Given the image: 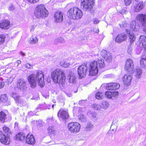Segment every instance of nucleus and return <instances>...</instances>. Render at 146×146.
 Wrapping results in <instances>:
<instances>
[{
    "label": "nucleus",
    "instance_id": "nucleus-16",
    "mask_svg": "<svg viewBox=\"0 0 146 146\" xmlns=\"http://www.w3.org/2000/svg\"><path fill=\"white\" fill-rule=\"evenodd\" d=\"M120 87V85L117 83H110L106 84V88L108 90H114L117 89Z\"/></svg>",
    "mask_w": 146,
    "mask_h": 146
},
{
    "label": "nucleus",
    "instance_id": "nucleus-28",
    "mask_svg": "<svg viewBox=\"0 0 146 146\" xmlns=\"http://www.w3.org/2000/svg\"><path fill=\"white\" fill-rule=\"evenodd\" d=\"M127 33L129 34V40L131 43H133L135 40L136 36L135 35L134 33L132 32L127 31Z\"/></svg>",
    "mask_w": 146,
    "mask_h": 146
},
{
    "label": "nucleus",
    "instance_id": "nucleus-5",
    "mask_svg": "<svg viewBox=\"0 0 146 146\" xmlns=\"http://www.w3.org/2000/svg\"><path fill=\"white\" fill-rule=\"evenodd\" d=\"M88 68L89 70V75L94 76L98 73V68L97 62L95 61L92 62L90 64L87 63Z\"/></svg>",
    "mask_w": 146,
    "mask_h": 146
},
{
    "label": "nucleus",
    "instance_id": "nucleus-52",
    "mask_svg": "<svg viewBox=\"0 0 146 146\" xmlns=\"http://www.w3.org/2000/svg\"><path fill=\"white\" fill-rule=\"evenodd\" d=\"M127 25V24L126 21H124L122 22L121 24H120V26L121 27H125Z\"/></svg>",
    "mask_w": 146,
    "mask_h": 146
},
{
    "label": "nucleus",
    "instance_id": "nucleus-12",
    "mask_svg": "<svg viewBox=\"0 0 146 146\" xmlns=\"http://www.w3.org/2000/svg\"><path fill=\"white\" fill-rule=\"evenodd\" d=\"M136 20L142 26L145 25L146 24V14H141L138 15L137 17Z\"/></svg>",
    "mask_w": 146,
    "mask_h": 146
},
{
    "label": "nucleus",
    "instance_id": "nucleus-17",
    "mask_svg": "<svg viewBox=\"0 0 146 146\" xmlns=\"http://www.w3.org/2000/svg\"><path fill=\"white\" fill-rule=\"evenodd\" d=\"M132 78V76L129 74H125L123 79V83L126 85L129 86L131 84Z\"/></svg>",
    "mask_w": 146,
    "mask_h": 146
},
{
    "label": "nucleus",
    "instance_id": "nucleus-15",
    "mask_svg": "<svg viewBox=\"0 0 146 146\" xmlns=\"http://www.w3.org/2000/svg\"><path fill=\"white\" fill-rule=\"evenodd\" d=\"M144 5L141 2H137L133 5V9L135 12H138L141 11L143 8Z\"/></svg>",
    "mask_w": 146,
    "mask_h": 146
},
{
    "label": "nucleus",
    "instance_id": "nucleus-42",
    "mask_svg": "<svg viewBox=\"0 0 146 146\" xmlns=\"http://www.w3.org/2000/svg\"><path fill=\"white\" fill-rule=\"evenodd\" d=\"M48 132L51 134H54L56 131L54 128L52 126H49L48 129Z\"/></svg>",
    "mask_w": 146,
    "mask_h": 146
},
{
    "label": "nucleus",
    "instance_id": "nucleus-57",
    "mask_svg": "<svg viewBox=\"0 0 146 146\" xmlns=\"http://www.w3.org/2000/svg\"><path fill=\"white\" fill-rule=\"evenodd\" d=\"M111 75L110 74H108L104 76V78H109L111 77Z\"/></svg>",
    "mask_w": 146,
    "mask_h": 146
},
{
    "label": "nucleus",
    "instance_id": "nucleus-21",
    "mask_svg": "<svg viewBox=\"0 0 146 146\" xmlns=\"http://www.w3.org/2000/svg\"><path fill=\"white\" fill-rule=\"evenodd\" d=\"M127 38V35L124 34H119L116 37L115 41L118 43H120L125 41Z\"/></svg>",
    "mask_w": 146,
    "mask_h": 146
},
{
    "label": "nucleus",
    "instance_id": "nucleus-19",
    "mask_svg": "<svg viewBox=\"0 0 146 146\" xmlns=\"http://www.w3.org/2000/svg\"><path fill=\"white\" fill-rule=\"evenodd\" d=\"M54 18L56 22H61L63 19V15L62 13L59 11L56 12L54 14Z\"/></svg>",
    "mask_w": 146,
    "mask_h": 146
},
{
    "label": "nucleus",
    "instance_id": "nucleus-8",
    "mask_svg": "<svg viewBox=\"0 0 146 146\" xmlns=\"http://www.w3.org/2000/svg\"><path fill=\"white\" fill-rule=\"evenodd\" d=\"M68 128L70 132L76 133L79 131L80 125L77 122L70 123L68 125Z\"/></svg>",
    "mask_w": 146,
    "mask_h": 146
},
{
    "label": "nucleus",
    "instance_id": "nucleus-34",
    "mask_svg": "<svg viewBox=\"0 0 146 146\" xmlns=\"http://www.w3.org/2000/svg\"><path fill=\"white\" fill-rule=\"evenodd\" d=\"M48 106L46 105L44 103L43 104H41V105H40V107H38L36 108V110L37 111H38L39 110H41L42 109H48L49 108H48Z\"/></svg>",
    "mask_w": 146,
    "mask_h": 146
},
{
    "label": "nucleus",
    "instance_id": "nucleus-2",
    "mask_svg": "<svg viewBox=\"0 0 146 146\" xmlns=\"http://www.w3.org/2000/svg\"><path fill=\"white\" fill-rule=\"evenodd\" d=\"M51 76L54 82L56 83H58L60 87L64 86L66 83V76L62 70L57 69L52 71Z\"/></svg>",
    "mask_w": 146,
    "mask_h": 146
},
{
    "label": "nucleus",
    "instance_id": "nucleus-4",
    "mask_svg": "<svg viewBox=\"0 0 146 146\" xmlns=\"http://www.w3.org/2000/svg\"><path fill=\"white\" fill-rule=\"evenodd\" d=\"M69 18L74 19H79L82 15V11L77 7H74L69 9L67 12Z\"/></svg>",
    "mask_w": 146,
    "mask_h": 146
},
{
    "label": "nucleus",
    "instance_id": "nucleus-35",
    "mask_svg": "<svg viewBox=\"0 0 146 146\" xmlns=\"http://www.w3.org/2000/svg\"><path fill=\"white\" fill-rule=\"evenodd\" d=\"M3 131L2 132H3L5 135H9V134L10 133V129L9 127L7 126H4L3 128Z\"/></svg>",
    "mask_w": 146,
    "mask_h": 146
},
{
    "label": "nucleus",
    "instance_id": "nucleus-24",
    "mask_svg": "<svg viewBox=\"0 0 146 146\" xmlns=\"http://www.w3.org/2000/svg\"><path fill=\"white\" fill-rule=\"evenodd\" d=\"M140 64L141 67L146 69V56H141L140 59Z\"/></svg>",
    "mask_w": 146,
    "mask_h": 146
},
{
    "label": "nucleus",
    "instance_id": "nucleus-50",
    "mask_svg": "<svg viewBox=\"0 0 146 146\" xmlns=\"http://www.w3.org/2000/svg\"><path fill=\"white\" fill-rule=\"evenodd\" d=\"M25 66L28 69H31L33 68V66L28 63L26 64L25 65Z\"/></svg>",
    "mask_w": 146,
    "mask_h": 146
},
{
    "label": "nucleus",
    "instance_id": "nucleus-29",
    "mask_svg": "<svg viewBox=\"0 0 146 146\" xmlns=\"http://www.w3.org/2000/svg\"><path fill=\"white\" fill-rule=\"evenodd\" d=\"M38 40L36 36H33L30 38L29 42L31 44H34L38 43Z\"/></svg>",
    "mask_w": 146,
    "mask_h": 146
},
{
    "label": "nucleus",
    "instance_id": "nucleus-27",
    "mask_svg": "<svg viewBox=\"0 0 146 146\" xmlns=\"http://www.w3.org/2000/svg\"><path fill=\"white\" fill-rule=\"evenodd\" d=\"M68 80L69 83L71 84H75L76 82V77L74 74L71 73L69 76Z\"/></svg>",
    "mask_w": 146,
    "mask_h": 146
},
{
    "label": "nucleus",
    "instance_id": "nucleus-9",
    "mask_svg": "<svg viewBox=\"0 0 146 146\" xmlns=\"http://www.w3.org/2000/svg\"><path fill=\"white\" fill-rule=\"evenodd\" d=\"M88 69L87 63L86 62L84 63L79 66L78 69V73L82 78L86 75Z\"/></svg>",
    "mask_w": 146,
    "mask_h": 146
},
{
    "label": "nucleus",
    "instance_id": "nucleus-11",
    "mask_svg": "<svg viewBox=\"0 0 146 146\" xmlns=\"http://www.w3.org/2000/svg\"><path fill=\"white\" fill-rule=\"evenodd\" d=\"M17 86L18 90H23L27 88V81L23 79H19L17 81Z\"/></svg>",
    "mask_w": 146,
    "mask_h": 146
},
{
    "label": "nucleus",
    "instance_id": "nucleus-13",
    "mask_svg": "<svg viewBox=\"0 0 146 146\" xmlns=\"http://www.w3.org/2000/svg\"><path fill=\"white\" fill-rule=\"evenodd\" d=\"M60 120H65L68 117V114L67 111L62 110H60L57 114Z\"/></svg>",
    "mask_w": 146,
    "mask_h": 146
},
{
    "label": "nucleus",
    "instance_id": "nucleus-6",
    "mask_svg": "<svg viewBox=\"0 0 146 146\" xmlns=\"http://www.w3.org/2000/svg\"><path fill=\"white\" fill-rule=\"evenodd\" d=\"M94 0H81V6L84 11H89L92 9Z\"/></svg>",
    "mask_w": 146,
    "mask_h": 146
},
{
    "label": "nucleus",
    "instance_id": "nucleus-60",
    "mask_svg": "<svg viewBox=\"0 0 146 146\" xmlns=\"http://www.w3.org/2000/svg\"><path fill=\"white\" fill-rule=\"evenodd\" d=\"M20 54L22 55L23 56H24L25 55V53H23V52H20Z\"/></svg>",
    "mask_w": 146,
    "mask_h": 146
},
{
    "label": "nucleus",
    "instance_id": "nucleus-18",
    "mask_svg": "<svg viewBox=\"0 0 146 146\" xmlns=\"http://www.w3.org/2000/svg\"><path fill=\"white\" fill-rule=\"evenodd\" d=\"M143 50L144 52H146V44L143 43H140L139 44H138L136 48V53L139 54Z\"/></svg>",
    "mask_w": 146,
    "mask_h": 146
},
{
    "label": "nucleus",
    "instance_id": "nucleus-37",
    "mask_svg": "<svg viewBox=\"0 0 146 146\" xmlns=\"http://www.w3.org/2000/svg\"><path fill=\"white\" fill-rule=\"evenodd\" d=\"M54 41L56 44L58 43H64L65 42L64 39L62 37H59L55 39Z\"/></svg>",
    "mask_w": 146,
    "mask_h": 146
},
{
    "label": "nucleus",
    "instance_id": "nucleus-39",
    "mask_svg": "<svg viewBox=\"0 0 146 146\" xmlns=\"http://www.w3.org/2000/svg\"><path fill=\"white\" fill-rule=\"evenodd\" d=\"M93 124L90 123H88L85 128V130L86 131H90L91 129L93 128Z\"/></svg>",
    "mask_w": 146,
    "mask_h": 146
},
{
    "label": "nucleus",
    "instance_id": "nucleus-47",
    "mask_svg": "<svg viewBox=\"0 0 146 146\" xmlns=\"http://www.w3.org/2000/svg\"><path fill=\"white\" fill-rule=\"evenodd\" d=\"M107 54H108V53L104 50H102L101 52V54L104 58L106 56Z\"/></svg>",
    "mask_w": 146,
    "mask_h": 146
},
{
    "label": "nucleus",
    "instance_id": "nucleus-36",
    "mask_svg": "<svg viewBox=\"0 0 146 146\" xmlns=\"http://www.w3.org/2000/svg\"><path fill=\"white\" fill-rule=\"evenodd\" d=\"M143 42H146V37L144 35H141L140 36L139 41L138 43H137V45L138 44H139L140 43H143Z\"/></svg>",
    "mask_w": 146,
    "mask_h": 146
},
{
    "label": "nucleus",
    "instance_id": "nucleus-26",
    "mask_svg": "<svg viewBox=\"0 0 146 146\" xmlns=\"http://www.w3.org/2000/svg\"><path fill=\"white\" fill-rule=\"evenodd\" d=\"M134 72L135 75V77L138 79L140 78L142 74V69L138 68L136 69Z\"/></svg>",
    "mask_w": 146,
    "mask_h": 146
},
{
    "label": "nucleus",
    "instance_id": "nucleus-56",
    "mask_svg": "<svg viewBox=\"0 0 146 146\" xmlns=\"http://www.w3.org/2000/svg\"><path fill=\"white\" fill-rule=\"evenodd\" d=\"M4 85V82L1 80H0V88H3Z\"/></svg>",
    "mask_w": 146,
    "mask_h": 146
},
{
    "label": "nucleus",
    "instance_id": "nucleus-43",
    "mask_svg": "<svg viewBox=\"0 0 146 146\" xmlns=\"http://www.w3.org/2000/svg\"><path fill=\"white\" fill-rule=\"evenodd\" d=\"M78 118L79 120L82 122H85L86 120V117L83 115H79Z\"/></svg>",
    "mask_w": 146,
    "mask_h": 146
},
{
    "label": "nucleus",
    "instance_id": "nucleus-1",
    "mask_svg": "<svg viewBox=\"0 0 146 146\" xmlns=\"http://www.w3.org/2000/svg\"><path fill=\"white\" fill-rule=\"evenodd\" d=\"M28 80L32 88H35L37 83L41 87H43L44 86V75L41 71H38L35 74L30 75Z\"/></svg>",
    "mask_w": 146,
    "mask_h": 146
},
{
    "label": "nucleus",
    "instance_id": "nucleus-14",
    "mask_svg": "<svg viewBox=\"0 0 146 146\" xmlns=\"http://www.w3.org/2000/svg\"><path fill=\"white\" fill-rule=\"evenodd\" d=\"M119 93L117 92L107 91L105 96L106 98L114 100L118 96Z\"/></svg>",
    "mask_w": 146,
    "mask_h": 146
},
{
    "label": "nucleus",
    "instance_id": "nucleus-10",
    "mask_svg": "<svg viewBox=\"0 0 146 146\" xmlns=\"http://www.w3.org/2000/svg\"><path fill=\"white\" fill-rule=\"evenodd\" d=\"M10 141L9 135H5L0 131V141L2 143L5 145H9L10 144Z\"/></svg>",
    "mask_w": 146,
    "mask_h": 146
},
{
    "label": "nucleus",
    "instance_id": "nucleus-64",
    "mask_svg": "<svg viewBox=\"0 0 146 146\" xmlns=\"http://www.w3.org/2000/svg\"><path fill=\"white\" fill-rule=\"evenodd\" d=\"M143 30L145 31L146 32V26L143 28Z\"/></svg>",
    "mask_w": 146,
    "mask_h": 146
},
{
    "label": "nucleus",
    "instance_id": "nucleus-45",
    "mask_svg": "<svg viewBox=\"0 0 146 146\" xmlns=\"http://www.w3.org/2000/svg\"><path fill=\"white\" fill-rule=\"evenodd\" d=\"M5 36L4 35H0V44H2L4 42Z\"/></svg>",
    "mask_w": 146,
    "mask_h": 146
},
{
    "label": "nucleus",
    "instance_id": "nucleus-40",
    "mask_svg": "<svg viewBox=\"0 0 146 146\" xmlns=\"http://www.w3.org/2000/svg\"><path fill=\"white\" fill-rule=\"evenodd\" d=\"M104 97V94L101 92H98L96 94V98L98 100L102 99Z\"/></svg>",
    "mask_w": 146,
    "mask_h": 146
},
{
    "label": "nucleus",
    "instance_id": "nucleus-54",
    "mask_svg": "<svg viewBox=\"0 0 146 146\" xmlns=\"http://www.w3.org/2000/svg\"><path fill=\"white\" fill-rule=\"evenodd\" d=\"M8 9L9 10L13 11L14 10V7L12 5H11L9 6Z\"/></svg>",
    "mask_w": 146,
    "mask_h": 146
},
{
    "label": "nucleus",
    "instance_id": "nucleus-22",
    "mask_svg": "<svg viewBox=\"0 0 146 146\" xmlns=\"http://www.w3.org/2000/svg\"><path fill=\"white\" fill-rule=\"evenodd\" d=\"M10 22L7 20H3L0 23V27L2 29H6L9 27Z\"/></svg>",
    "mask_w": 146,
    "mask_h": 146
},
{
    "label": "nucleus",
    "instance_id": "nucleus-59",
    "mask_svg": "<svg viewBox=\"0 0 146 146\" xmlns=\"http://www.w3.org/2000/svg\"><path fill=\"white\" fill-rule=\"evenodd\" d=\"M67 94V96L69 97H71L72 96V94L70 93H67V94Z\"/></svg>",
    "mask_w": 146,
    "mask_h": 146
},
{
    "label": "nucleus",
    "instance_id": "nucleus-58",
    "mask_svg": "<svg viewBox=\"0 0 146 146\" xmlns=\"http://www.w3.org/2000/svg\"><path fill=\"white\" fill-rule=\"evenodd\" d=\"M34 30V27L33 26H32L30 27V31H33Z\"/></svg>",
    "mask_w": 146,
    "mask_h": 146
},
{
    "label": "nucleus",
    "instance_id": "nucleus-51",
    "mask_svg": "<svg viewBox=\"0 0 146 146\" xmlns=\"http://www.w3.org/2000/svg\"><path fill=\"white\" fill-rule=\"evenodd\" d=\"M6 82L8 84H11L13 81V78L12 77H10L6 80Z\"/></svg>",
    "mask_w": 146,
    "mask_h": 146
},
{
    "label": "nucleus",
    "instance_id": "nucleus-61",
    "mask_svg": "<svg viewBox=\"0 0 146 146\" xmlns=\"http://www.w3.org/2000/svg\"><path fill=\"white\" fill-rule=\"evenodd\" d=\"M39 0H33V3L37 2Z\"/></svg>",
    "mask_w": 146,
    "mask_h": 146
},
{
    "label": "nucleus",
    "instance_id": "nucleus-33",
    "mask_svg": "<svg viewBox=\"0 0 146 146\" xmlns=\"http://www.w3.org/2000/svg\"><path fill=\"white\" fill-rule=\"evenodd\" d=\"M104 58L106 60V61L108 62H111L112 60V56L110 53H108L106 56Z\"/></svg>",
    "mask_w": 146,
    "mask_h": 146
},
{
    "label": "nucleus",
    "instance_id": "nucleus-49",
    "mask_svg": "<svg viewBox=\"0 0 146 146\" xmlns=\"http://www.w3.org/2000/svg\"><path fill=\"white\" fill-rule=\"evenodd\" d=\"M132 0H124V3L126 5H129L131 3Z\"/></svg>",
    "mask_w": 146,
    "mask_h": 146
},
{
    "label": "nucleus",
    "instance_id": "nucleus-25",
    "mask_svg": "<svg viewBox=\"0 0 146 146\" xmlns=\"http://www.w3.org/2000/svg\"><path fill=\"white\" fill-rule=\"evenodd\" d=\"M25 138V135L22 133H19L15 136V138L16 140L23 141H24Z\"/></svg>",
    "mask_w": 146,
    "mask_h": 146
},
{
    "label": "nucleus",
    "instance_id": "nucleus-44",
    "mask_svg": "<svg viewBox=\"0 0 146 146\" xmlns=\"http://www.w3.org/2000/svg\"><path fill=\"white\" fill-rule=\"evenodd\" d=\"M131 27L132 29L135 31H137L139 28V26L138 25H136L135 24V25H131Z\"/></svg>",
    "mask_w": 146,
    "mask_h": 146
},
{
    "label": "nucleus",
    "instance_id": "nucleus-53",
    "mask_svg": "<svg viewBox=\"0 0 146 146\" xmlns=\"http://www.w3.org/2000/svg\"><path fill=\"white\" fill-rule=\"evenodd\" d=\"M127 11L125 9H122L119 11V12L121 14H124L126 13Z\"/></svg>",
    "mask_w": 146,
    "mask_h": 146
},
{
    "label": "nucleus",
    "instance_id": "nucleus-3",
    "mask_svg": "<svg viewBox=\"0 0 146 146\" xmlns=\"http://www.w3.org/2000/svg\"><path fill=\"white\" fill-rule=\"evenodd\" d=\"M48 11L42 4L38 5L34 10V15L37 18H43L48 16Z\"/></svg>",
    "mask_w": 146,
    "mask_h": 146
},
{
    "label": "nucleus",
    "instance_id": "nucleus-31",
    "mask_svg": "<svg viewBox=\"0 0 146 146\" xmlns=\"http://www.w3.org/2000/svg\"><path fill=\"white\" fill-rule=\"evenodd\" d=\"M7 116L6 114L3 111L0 112V121L2 122H4Z\"/></svg>",
    "mask_w": 146,
    "mask_h": 146
},
{
    "label": "nucleus",
    "instance_id": "nucleus-32",
    "mask_svg": "<svg viewBox=\"0 0 146 146\" xmlns=\"http://www.w3.org/2000/svg\"><path fill=\"white\" fill-rule=\"evenodd\" d=\"M97 63L99 65V68H102L105 66L104 60L102 59L101 58H99L98 59Z\"/></svg>",
    "mask_w": 146,
    "mask_h": 146
},
{
    "label": "nucleus",
    "instance_id": "nucleus-38",
    "mask_svg": "<svg viewBox=\"0 0 146 146\" xmlns=\"http://www.w3.org/2000/svg\"><path fill=\"white\" fill-rule=\"evenodd\" d=\"M60 64L61 66L64 68H67L71 64L67 62L64 61H61Z\"/></svg>",
    "mask_w": 146,
    "mask_h": 146
},
{
    "label": "nucleus",
    "instance_id": "nucleus-30",
    "mask_svg": "<svg viewBox=\"0 0 146 146\" xmlns=\"http://www.w3.org/2000/svg\"><path fill=\"white\" fill-rule=\"evenodd\" d=\"M11 96L14 98L17 103H21V100L19 96H18L17 94L15 92H13Z\"/></svg>",
    "mask_w": 146,
    "mask_h": 146
},
{
    "label": "nucleus",
    "instance_id": "nucleus-46",
    "mask_svg": "<svg viewBox=\"0 0 146 146\" xmlns=\"http://www.w3.org/2000/svg\"><path fill=\"white\" fill-rule=\"evenodd\" d=\"M92 107L96 110H99L101 108V106L96 104L92 105Z\"/></svg>",
    "mask_w": 146,
    "mask_h": 146
},
{
    "label": "nucleus",
    "instance_id": "nucleus-48",
    "mask_svg": "<svg viewBox=\"0 0 146 146\" xmlns=\"http://www.w3.org/2000/svg\"><path fill=\"white\" fill-rule=\"evenodd\" d=\"M96 113L95 112H92L90 115V117L92 119H94L96 117Z\"/></svg>",
    "mask_w": 146,
    "mask_h": 146
},
{
    "label": "nucleus",
    "instance_id": "nucleus-23",
    "mask_svg": "<svg viewBox=\"0 0 146 146\" xmlns=\"http://www.w3.org/2000/svg\"><path fill=\"white\" fill-rule=\"evenodd\" d=\"M0 101L4 103H5V105L8 106L10 105L11 103L10 101H8V98L5 94L2 95H1L0 99Z\"/></svg>",
    "mask_w": 146,
    "mask_h": 146
},
{
    "label": "nucleus",
    "instance_id": "nucleus-62",
    "mask_svg": "<svg viewBox=\"0 0 146 146\" xmlns=\"http://www.w3.org/2000/svg\"><path fill=\"white\" fill-rule=\"evenodd\" d=\"M29 2L33 3V0H27Z\"/></svg>",
    "mask_w": 146,
    "mask_h": 146
},
{
    "label": "nucleus",
    "instance_id": "nucleus-7",
    "mask_svg": "<svg viewBox=\"0 0 146 146\" xmlns=\"http://www.w3.org/2000/svg\"><path fill=\"white\" fill-rule=\"evenodd\" d=\"M125 68L130 74H133L134 72V66L132 60L130 59L127 60L125 62Z\"/></svg>",
    "mask_w": 146,
    "mask_h": 146
},
{
    "label": "nucleus",
    "instance_id": "nucleus-55",
    "mask_svg": "<svg viewBox=\"0 0 146 146\" xmlns=\"http://www.w3.org/2000/svg\"><path fill=\"white\" fill-rule=\"evenodd\" d=\"M93 22L94 24H96L98 23L99 22V21L98 19L96 18H94L93 19Z\"/></svg>",
    "mask_w": 146,
    "mask_h": 146
},
{
    "label": "nucleus",
    "instance_id": "nucleus-63",
    "mask_svg": "<svg viewBox=\"0 0 146 146\" xmlns=\"http://www.w3.org/2000/svg\"><path fill=\"white\" fill-rule=\"evenodd\" d=\"M17 63L18 64H21V61L20 60H18L17 61Z\"/></svg>",
    "mask_w": 146,
    "mask_h": 146
},
{
    "label": "nucleus",
    "instance_id": "nucleus-41",
    "mask_svg": "<svg viewBox=\"0 0 146 146\" xmlns=\"http://www.w3.org/2000/svg\"><path fill=\"white\" fill-rule=\"evenodd\" d=\"M108 106L109 103L108 102L104 101L102 102L101 107L104 109H106L108 108Z\"/></svg>",
    "mask_w": 146,
    "mask_h": 146
},
{
    "label": "nucleus",
    "instance_id": "nucleus-20",
    "mask_svg": "<svg viewBox=\"0 0 146 146\" xmlns=\"http://www.w3.org/2000/svg\"><path fill=\"white\" fill-rule=\"evenodd\" d=\"M25 141L26 143L31 145H34L35 142L33 135L29 134L26 136Z\"/></svg>",
    "mask_w": 146,
    "mask_h": 146
}]
</instances>
